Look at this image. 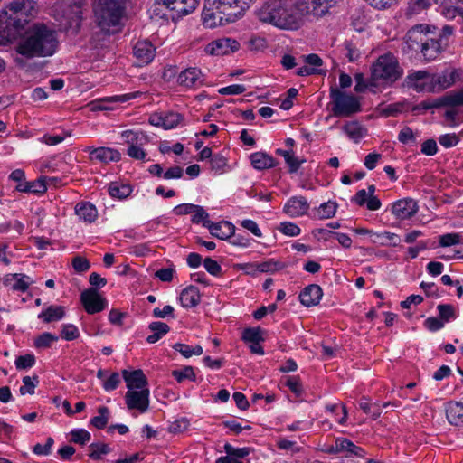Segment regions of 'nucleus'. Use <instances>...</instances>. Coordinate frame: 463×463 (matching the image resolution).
<instances>
[{"label": "nucleus", "instance_id": "obj_1", "mask_svg": "<svg viewBox=\"0 0 463 463\" xmlns=\"http://www.w3.org/2000/svg\"><path fill=\"white\" fill-rule=\"evenodd\" d=\"M16 45L15 51L22 56L34 57L52 56L58 48L59 41L56 32L44 24H35Z\"/></svg>", "mask_w": 463, "mask_h": 463}, {"label": "nucleus", "instance_id": "obj_2", "mask_svg": "<svg viewBox=\"0 0 463 463\" xmlns=\"http://www.w3.org/2000/svg\"><path fill=\"white\" fill-rule=\"evenodd\" d=\"M303 15L298 11V3H293V0H266L256 11L261 23L281 29L298 28Z\"/></svg>", "mask_w": 463, "mask_h": 463}, {"label": "nucleus", "instance_id": "obj_3", "mask_svg": "<svg viewBox=\"0 0 463 463\" xmlns=\"http://www.w3.org/2000/svg\"><path fill=\"white\" fill-rule=\"evenodd\" d=\"M254 0H205L203 24L208 28L235 22Z\"/></svg>", "mask_w": 463, "mask_h": 463}, {"label": "nucleus", "instance_id": "obj_4", "mask_svg": "<svg viewBox=\"0 0 463 463\" xmlns=\"http://www.w3.org/2000/svg\"><path fill=\"white\" fill-rule=\"evenodd\" d=\"M423 24H419L410 29L406 33V43L412 50L420 49L424 60L430 61L445 50L448 43H442V39L430 37L427 33H423Z\"/></svg>", "mask_w": 463, "mask_h": 463}, {"label": "nucleus", "instance_id": "obj_5", "mask_svg": "<svg viewBox=\"0 0 463 463\" xmlns=\"http://www.w3.org/2000/svg\"><path fill=\"white\" fill-rule=\"evenodd\" d=\"M403 70L391 52L381 55L371 67L370 85L391 86L402 78Z\"/></svg>", "mask_w": 463, "mask_h": 463}, {"label": "nucleus", "instance_id": "obj_6", "mask_svg": "<svg viewBox=\"0 0 463 463\" xmlns=\"http://www.w3.org/2000/svg\"><path fill=\"white\" fill-rule=\"evenodd\" d=\"M128 0H97L94 14L97 25L102 31H109L120 24L124 17Z\"/></svg>", "mask_w": 463, "mask_h": 463}, {"label": "nucleus", "instance_id": "obj_7", "mask_svg": "<svg viewBox=\"0 0 463 463\" xmlns=\"http://www.w3.org/2000/svg\"><path fill=\"white\" fill-rule=\"evenodd\" d=\"M199 3L200 0H156L151 12L159 18L175 21L194 12Z\"/></svg>", "mask_w": 463, "mask_h": 463}, {"label": "nucleus", "instance_id": "obj_8", "mask_svg": "<svg viewBox=\"0 0 463 463\" xmlns=\"http://www.w3.org/2000/svg\"><path fill=\"white\" fill-rule=\"evenodd\" d=\"M332 113L337 118H348L362 110L360 99L335 87L330 89Z\"/></svg>", "mask_w": 463, "mask_h": 463}, {"label": "nucleus", "instance_id": "obj_9", "mask_svg": "<svg viewBox=\"0 0 463 463\" xmlns=\"http://www.w3.org/2000/svg\"><path fill=\"white\" fill-rule=\"evenodd\" d=\"M26 19H21L17 15H8L6 12L0 14V45L11 43L26 31L24 26Z\"/></svg>", "mask_w": 463, "mask_h": 463}, {"label": "nucleus", "instance_id": "obj_10", "mask_svg": "<svg viewBox=\"0 0 463 463\" xmlns=\"http://www.w3.org/2000/svg\"><path fill=\"white\" fill-rule=\"evenodd\" d=\"M433 77L427 70L411 71L404 79V85L417 92H434Z\"/></svg>", "mask_w": 463, "mask_h": 463}, {"label": "nucleus", "instance_id": "obj_11", "mask_svg": "<svg viewBox=\"0 0 463 463\" xmlns=\"http://www.w3.org/2000/svg\"><path fill=\"white\" fill-rule=\"evenodd\" d=\"M80 302L88 314H96L104 310L107 307L106 298H102L98 289L91 287L80 294Z\"/></svg>", "mask_w": 463, "mask_h": 463}, {"label": "nucleus", "instance_id": "obj_12", "mask_svg": "<svg viewBox=\"0 0 463 463\" xmlns=\"http://www.w3.org/2000/svg\"><path fill=\"white\" fill-rule=\"evenodd\" d=\"M149 389L127 391L125 402L128 410H137L141 413L149 408Z\"/></svg>", "mask_w": 463, "mask_h": 463}, {"label": "nucleus", "instance_id": "obj_13", "mask_svg": "<svg viewBox=\"0 0 463 463\" xmlns=\"http://www.w3.org/2000/svg\"><path fill=\"white\" fill-rule=\"evenodd\" d=\"M335 0H302L298 2V11L301 14H312L316 17L325 15Z\"/></svg>", "mask_w": 463, "mask_h": 463}, {"label": "nucleus", "instance_id": "obj_14", "mask_svg": "<svg viewBox=\"0 0 463 463\" xmlns=\"http://www.w3.org/2000/svg\"><path fill=\"white\" fill-rule=\"evenodd\" d=\"M85 152L89 153V158L92 162H99L102 164H109L110 162H118L121 158L120 153L111 147H92L87 146L84 148Z\"/></svg>", "mask_w": 463, "mask_h": 463}, {"label": "nucleus", "instance_id": "obj_15", "mask_svg": "<svg viewBox=\"0 0 463 463\" xmlns=\"http://www.w3.org/2000/svg\"><path fill=\"white\" fill-rule=\"evenodd\" d=\"M240 43L232 38H220L207 44L205 52L211 55H227L238 51Z\"/></svg>", "mask_w": 463, "mask_h": 463}, {"label": "nucleus", "instance_id": "obj_16", "mask_svg": "<svg viewBox=\"0 0 463 463\" xmlns=\"http://www.w3.org/2000/svg\"><path fill=\"white\" fill-rule=\"evenodd\" d=\"M133 54L139 66L147 65L155 57L156 47L147 40L137 41L133 47Z\"/></svg>", "mask_w": 463, "mask_h": 463}, {"label": "nucleus", "instance_id": "obj_17", "mask_svg": "<svg viewBox=\"0 0 463 463\" xmlns=\"http://www.w3.org/2000/svg\"><path fill=\"white\" fill-rule=\"evenodd\" d=\"M122 376L126 383V386L128 389V391L148 389L147 378L141 369H137L131 372L123 370Z\"/></svg>", "mask_w": 463, "mask_h": 463}, {"label": "nucleus", "instance_id": "obj_18", "mask_svg": "<svg viewBox=\"0 0 463 463\" xmlns=\"http://www.w3.org/2000/svg\"><path fill=\"white\" fill-rule=\"evenodd\" d=\"M418 211L417 202L411 198L399 200L392 204V213L401 220L412 217Z\"/></svg>", "mask_w": 463, "mask_h": 463}, {"label": "nucleus", "instance_id": "obj_19", "mask_svg": "<svg viewBox=\"0 0 463 463\" xmlns=\"http://www.w3.org/2000/svg\"><path fill=\"white\" fill-rule=\"evenodd\" d=\"M205 228L210 231V233L220 240H227L234 235L235 226L228 222L222 221L217 223L213 222H206Z\"/></svg>", "mask_w": 463, "mask_h": 463}, {"label": "nucleus", "instance_id": "obj_20", "mask_svg": "<svg viewBox=\"0 0 463 463\" xmlns=\"http://www.w3.org/2000/svg\"><path fill=\"white\" fill-rule=\"evenodd\" d=\"M309 209V203L304 196H293L288 200L283 211L291 217L304 215Z\"/></svg>", "mask_w": 463, "mask_h": 463}, {"label": "nucleus", "instance_id": "obj_21", "mask_svg": "<svg viewBox=\"0 0 463 463\" xmlns=\"http://www.w3.org/2000/svg\"><path fill=\"white\" fill-rule=\"evenodd\" d=\"M323 296V290L317 284H310L303 288L299 294V300L305 307L317 306Z\"/></svg>", "mask_w": 463, "mask_h": 463}, {"label": "nucleus", "instance_id": "obj_22", "mask_svg": "<svg viewBox=\"0 0 463 463\" xmlns=\"http://www.w3.org/2000/svg\"><path fill=\"white\" fill-rule=\"evenodd\" d=\"M202 72L199 69L191 67L180 72L177 78L179 85L192 88L203 83Z\"/></svg>", "mask_w": 463, "mask_h": 463}, {"label": "nucleus", "instance_id": "obj_23", "mask_svg": "<svg viewBox=\"0 0 463 463\" xmlns=\"http://www.w3.org/2000/svg\"><path fill=\"white\" fill-rule=\"evenodd\" d=\"M179 299L182 307H194L201 302V294L197 287L191 285L182 290Z\"/></svg>", "mask_w": 463, "mask_h": 463}, {"label": "nucleus", "instance_id": "obj_24", "mask_svg": "<svg viewBox=\"0 0 463 463\" xmlns=\"http://www.w3.org/2000/svg\"><path fill=\"white\" fill-rule=\"evenodd\" d=\"M252 166L257 170L273 168L278 165L277 160L265 152H255L250 156Z\"/></svg>", "mask_w": 463, "mask_h": 463}, {"label": "nucleus", "instance_id": "obj_25", "mask_svg": "<svg viewBox=\"0 0 463 463\" xmlns=\"http://www.w3.org/2000/svg\"><path fill=\"white\" fill-rule=\"evenodd\" d=\"M434 85V92L442 90L452 86L458 77L457 72L453 71H443L442 73H432Z\"/></svg>", "mask_w": 463, "mask_h": 463}, {"label": "nucleus", "instance_id": "obj_26", "mask_svg": "<svg viewBox=\"0 0 463 463\" xmlns=\"http://www.w3.org/2000/svg\"><path fill=\"white\" fill-rule=\"evenodd\" d=\"M75 213L85 222H93L98 217V211L90 202H80L75 206Z\"/></svg>", "mask_w": 463, "mask_h": 463}, {"label": "nucleus", "instance_id": "obj_27", "mask_svg": "<svg viewBox=\"0 0 463 463\" xmlns=\"http://www.w3.org/2000/svg\"><path fill=\"white\" fill-rule=\"evenodd\" d=\"M446 417L452 425H463V403L459 402H448L446 405Z\"/></svg>", "mask_w": 463, "mask_h": 463}, {"label": "nucleus", "instance_id": "obj_28", "mask_svg": "<svg viewBox=\"0 0 463 463\" xmlns=\"http://www.w3.org/2000/svg\"><path fill=\"white\" fill-rule=\"evenodd\" d=\"M139 94L140 93L138 91H137V92H131V93H128V94H124V95H120V96H114L108 100H106V99L94 100L89 104V107L90 108L91 111L108 110L109 109L108 106H106V103L108 101L114 100V101L126 102L128 100L136 99L137 96H139Z\"/></svg>", "mask_w": 463, "mask_h": 463}, {"label": "nucleus", "instance_id": "obj_29", "mask_svg": "<svg viewBox=\"0 0 463 463\" xmlns=\"http://www.w3.org/2000/svg\"><path fill=\"white\" fill-rule=\"evenodd\" d=\"M10 10L14 12L13 15H33L35 10V2L33 0H14L10 4Z\"/></svg>", "mask_w": 463, "mask_h": 463}, {"label": "nucleus", "instance_id": "obj_30", "mask_svg": "<svg viewBox=\"0 0 463 463\" xmlns=\"http://www.w3.org/2000/svg\"><path fill=\"white\" fill-rule=\"evenodd\" d=\"M343 131L355 143L365 137L367 130L358 121H351L343 126Z\"/></svg>", "mask_w": 463, "mask_h": 463}, {"label": "nucleus", "instance_id": "obj_31", "mask_svg": "<svg viewBox=\"0 0 463 463\" xmlns=\"http://www.w3.org/2000/svg\"><path fill=\"white\" fill-rule=\"evenodd\" d=\"M148 328L153 332L152 335L146 337V341L149 344H155L159 339H161L165 335H166L170 327L167 324L164 322L155 321L149 324Z\"/></svg>", "mask_w": 463, "mask_h": 463}, {"label": "nucleus", "instance_id": "obj_32", "mask_svg": "<svg viewBox=\"0 0 463 463\" xmlns=\"http://www.w3.org/2000/svg\"><path fill=\"white\" fill-rule=\"evenodd\" d=\"M65 315L64 308L61 306L52 305L38 315V318L45 323L58 321L63 318Z\"/></svg>", "mask_w": 463, "mask_h": 463}, {"label": "nucleus", "instance_id": "obj_33", "mask_svg": "<svg viewBox=\"0 0 463 463\" xmlns=\"http://www.w3.org/2000/svg\"><path fill=\"white\" fill-rule=\"evenodd\" d=\"M336 441L338 443L340 452H346L347 456H356L359 458L364 457V450L348 439L340 437L336 439Z\"/></svg>", "mask_w": 463, "mask_h": 463}, {"label": "nucleus", "instance_id": "obj_34", "mask_svg": "<svg viewBox=\"0 0 463 463\" xmlns=\"http://www.w3.org/2000/svg\"><path fill=\"white\" fill-rule=\"evenodd\" d=\"M439 106L457 107L463 105V88L458 91L449 92L438 99Z\"/></svg>", "mask_w": 463, "mask_h": 463}, {"label": "nucleus", "instance_id": "obj_35", "mask_svg": "<svg viewBox=\"0 0 463 463\" xmlns=\"http://www.w3.org/2000/svg\"><path fill=\"white\" fill-rule=\"evenodd\" d=\"M109 194L113 198L126 199L132 193V187L128 184H119L113 182L109 186Z\"/></svg>", "mask_w": 463, "mask_h": 463}, {"label": "nucleus", "instance_id": "obj_36", "mask_svg": "<svg viewBox=\"0 0 463 463\" xmlns=\"http://www.w3.org/2000/svg\"><path fill=\"white\" fill-rule=\"evenodd\" d=\"M98 412L99 415L91 418L90 424L98 430H103L107 426L109 419V409L106 406H100L98 409Z\"/></svg>", "mask_w": 463, "mask_h": 463}, {"label": "nucleus", "instance_id": "obj_37", "mask_svg": "<svg viewBox=\"0 0 463 463\" xmlns=\"http://www.w3.org/2000/svg\"><path fill=\"white\" fill-rule=\"evenodd\" d=\"M173 348L185 358H189L192 355H201L203 354V347L201 345L192 347L186 344L176 343L173 345Z\"/></svg>", "mask_w": 463, "mask_h": 463}, {"label": "nucleus", "instance_id": "obj_38", "mask_svg": "<svg viewBox=\"0 0 463 463\" xmlns=\"http://www.w3.org/2000/svg\"><path fill=\"white\" fill-rule=\"evenodd\" d=\"M336 209L337 203L335 202L328 201L320 204L317 213L320 219H328L335 216Z\"/></svg>", "mask_w": 463, "mask_h": 463}, {"label": "nucleus", "instance_id": "obj_39", "mask_svg": "<svg viewBox=\"0 0 463 463\" xmlns=\"http://www.w3.org/2000/svg\"><path fill=\"white\" fill-rule=\"evenodd\" d=\"M23 385L20 387L19 392L21 395L33 394L35 388L39 383V378L37 375L24 376L23 378Z\"/></svg>", "mask_w": 463, "mask_h": 463}, {"label": "nucleus", "instance_id": "obj_40", "mask_svg": "<svg viewBox=\"0 0 463 463\" xmlns=\"http://www.w3.org/2000/svg\"><path fill=\"white\" fill-rule=\"evenodd\" d=\"M255 266L260 272H275L281 270L286 267L285 264L274 260H269L260 263H256Z\"/></svg>", "mask_w": 463, "mask_h": 463}, {"label": "nucleus", "instance_id": "obj_41", "mask_svg": "<svg viewBox=\"0 0 463 463\" xmlns=\"http://www.w3.org/2000/svg\"><path fill=\"white\" fill-rule=\"evenodd\" d=\"M71 442L85 445L90 439V433L84 429H75L71 431Z\"/></svg>", "mask_w": 463, "mask_h": 463}, {"label": "nucleus", "instance_id": "obj_42", "mask_svg": "<svg viewBox=\"0 0 463 463\" xmlns=\"http://www.w3.org/2000/svg\"><path fill=\"white\" fill-rule=\"evenodd\" d=\"M172 375L178 383H182L186 379L194 382L196 379L192 366H185L181 370H174Z\"/></svg>", "mask_w": 463, "mask_h": 463}, {"label": "nucleus", "instance_id": "obj_43", "mask_svg": "<svg viewBox=\"0 0 463 463\" xmlns=\"http://www.w3.org/2000/svg\"><path fill=\"white\" fill-rule=\"evenodd\" d=\"M224 451L227 455L231 456L232 458L241 459L246 458L250 453V448H234L229 443H226L223 447Z\"/></svg>", "mask_w": 463, "mask_h": 463}, {"label": "nucleus", "instance_id": "obj_44", "mask_svg": "<svg viewBox=\"0 0 463 463\" xmlns=\"http://www.w3.org/2000/svg\"><path fill=\"white\" fill-rule=\"evenodd\" d=\"M58 336L51 333L45 332L40 335L34 340V346L36 348H48L53 342L58 341Z\"/></svg>", "mask_w": 463, "mask_h": 463}, {"label": "nucleus", "instance_id": "obj_45", "mask_svg": "<svg viewBox=\"0 0 463 463\" xmlns=\"http://www.w3.org/2000/svg\"><path fill=\"white\" fill-rule=\"evenodd\" d=\"M241 338L244 342L249 343L261 342L264 340L263 337L261 336L260 327L245 328L242 333Z\"/></svg>", "mask_w": 463, "mask_h": 463}, {"label": "nucleus", "instance_id": "obj_46", "mask_svg": "<svg viewBox=\"0 0 463 463\" xmlns=\"http://www.w3.org/2000/svg\"><path fill=\"white\" fill-rule=\"evenodd\" d=\"M184 119V116L177 112L169 111L164 114L165 129L177 127Z\"/></svg>", "mask_w": 463, "mask_h": 463}, {"label": "nucleus", "instance_id": "obj_47", "mask_svg": "<svg viewBox=\"0 0 463 463\" xmlns=\"http://www.w3.org/2000/svg\"><path fill=\"white\" fill-rule=\"evenodd\" d=\"M440 319L445 323L449 322V319L457 317L455 308L450 304H439L437 307Z\"/></svg>", "mask_w": 463, "mask_h": 463}, {"label": "nucleus", "instance_id": "obj_48", "mask_svg": "<svg viewBox=\"0 0 463 463\" xmlns=\"http://www.w3.org/2000/svg\"><path fill=\"white\" fill-rule=\"evenodd\" d=\"M35 356L33 354H26L20 355L15 359V366L18 370H26L33 367L35 364Z\"/></svg>", "mask_w": 463, "mask_h": 463}, {"label": "nucleus", "instance_id": "obj_49", "mask_svg": "<svg viewBox=\"0 0 463 463\" xmlns=\"http://www.w3.org/2000/svg\"><path fill=\"white\" fill-rule=\"evenodd\" d=\"M376 236L380 240V243L382 245L390 244L392 247H397L400 244V238L395 233L385 231L381 233H377Z\"/></svg>", "mask_w": 463, "mask_h": 463}, {"label": "nucleus", "instance_id": "obj_50", "mask_svg": "<svg viewBox=\"0 0 463 463\" xmlns=\"http://www.w3.org/2000/svg\"><path fill=\"white\" fill-rule=\"evenodd\" d=\"M90 448L91 449V452L89 456L95 460L100 459L102 455H106L110 451L109 447L105 443H92Z\"/></svg>", "mask_w": 463, "mask_h": 463}, {"label": "nucleus", "instance_id": "obj_51", "mask_svg": "<svg viewBox=\"0 0 463 463\" xmlns=\"http://www.w3.org/2000/svg\"><path fill=\"white\" fill-rule=\"evenodd\" d=\"M32 282L33 280L29 276L21 273L20 276H17L15 281L12 285V289L14 291L25 292Z\"/></svg>", "mask_w": 463, "mask_h": 463}, {"label": "nucleus", "instance_id": "obj_52", "mask_svg": "<svg viewBox=\"0 0 463 463\" xmlns=\"http://www.w3.org/2000/svg\"><path fill=\"white\" fill-rule=\"evenodd\" d=\"M345 49L346 51L345 56L350 62L356 61L360 58L361 52L353 42L345 41Z\"/></svg>", "mask_w": 463, "mask_h": 463}, {"label": "nucleus", "instance_id": "obj_53", "mask_svg": "<svg viewBox=\"0 0 463 463\" xmlns=\"http://www.w3.org/2000/svg\"><path fill=\"white\" fill-rule=\"evenodd\" d=\"M279 231L281 232L283 234L290 237H295L300 234V228L291 222H283L280 223Z\"/></svg>", "mask_w": 463, "mask_h": 463}, {"label": "nucleus", "instance_id": "obj_54", "mask_svg": "<svg viewBox=\"0 0 463 463\" xmlns=\"http://www.w3.org/2000/svg\"><path fill=\"white\" fill-rule=\"evenodd\" d=\"M208 213L203 209V207L200 205H196V209L193 213L192 222L194 223H203V226L205 227L206 222H211L209 219Z\"/></svg>", "mask_w": 463, "mask_h": 463}, {"label": "nucleus", "instance_id": "obj_55", "mask_svg": "<svg viewBox=\"0 0 463 463\" xmlns=\"http://www.w3.org/2000/svg\"><path fill=\"white\" fill-rule=\"evenodd\" d=\"M80 336L78 328L72 324H66L62 326L61 337L64 340L71 341Z\"/></svg>", "mask_w": 463, "mask_h": 463}, {"label": "nucleus", "instance_id": "obj_56", "mask_svg": "<svg viewBox=\"0 0 463 463\" xmlns=\"http://www.w3.org/2000/svg\"><path fill=\"white\" fill-rule=\"evenodd\" d=\"M189 425V420L185 418H182L172 422L168 427V431L173 434H179L188 430Z\"/></svg>", "mask_w": 463, "mask_h": 463}, {"label": "nucleus", "instance_id": "obj_57", "mask_svg": "<svg viewBox=\"0 0 463 463\" xmlns=\"http://www.w3.org/2000/svg\"><path fill=\"white\" fill-rule=\"evenodd\" d=\"M430 5V0H410L408 10L411 14H420Z\"/></svg>", "mask_w": 463, "mask_h": 463}, {"label": "nucleus", "instance_id": "obj_58", "mask_svg": "<svg viewBox=\"0 0 463 463\" xmlns=\"http://www.w3.org/2000/svg\"><path fill=\"white\" fill-rule=\"evenodd\" d=\"M461 236L458 233H446L439 236V245L441 247H449L461 242Z\"/></svg>", "mask_w": 463, "mask_h": 463}, {"label": "nucleus", "instance_id": "obj_59", "mask_svg": "<svg viewBox=\"0 0 463 463\" xmlns=\"http://www.w3.org/2000/svg\"><path fill=\"white\" fill-rule=\"evenodd\" d=\"M46 179V176H41L37 180L29 182V193L43 194L47 190Z\"/></svg>", "mask_w": 463, "mask_h": 463}, {"label": "nucleus", "instance_id": "obj_60", "mask_svg": "<svg viewBox=\"0 0 463 463\" xmlns=\"http://www.w3.org/2000/svg\"><path fill=\"white\" fill-rule=\"evenodd\" d=\"M71 265L75 271L77 272H85L90 268V261L81 256H76L71 260Z\"/></svg>", "mask_w": 463, "mask_h": 463}, {"label": "nucleus", "instance_id": "obj_61", "mask_svg": "<svg viewBox=\"0 0 463 463\" xmlns=\"http://www.w3.org/2000/svg\"><path fill=\"white\" fill-rule=\"evenodd\" d=\"M121 380L118 373H112L110 376L103 382V388L106 392L116 390L119 385Z\"/></svg>", "mask_w": 463, "mask_h": 463}, {"label": "nucleus", "instance_id": "obj_62", "mask_svg": "<svg viewBox=\"0 0 463 463\" xmlns=\"http://www.w3.org/2000/svg\"><path fill=\"white\" fill-rule=\"evenodd\" d=\"M203 266L207 272L213 276H220L222 274L221 265L212 258H205L203 260Z\"/></svg>", "mask_w": 463, "mask_h": 463}, {"label": "nucleus", "instance_id": "obj_63", "mask_svg": "<svg viewBox=\"0 0 463 463\" xmlns=\"http://www.w3.org/2000/svg\"><path fill=\"white\" fill-rule=\"evenodd\" d=\"M439 142L442 146L449 148L458 144L459 137L455 133L444 134L439 137Z\"/></svg>", "mask_w": 463, "mask_h": 463}, {"label": "nucleus", "instance_id": "obj_64", "mask_svg": "<svg viewBox=\"0 0 463 463\" xmlns=\"http://www.w3.org/2000/svg\"><path fill=\"white\" fill-rule=\"evenodd\" d=\"M398 140L402 144H409L414 143L416 141V137L412 129L410 127H403L398 135Z\"/></svg>", "mask_w": 463, "mask_h": 463}]
</instances>
